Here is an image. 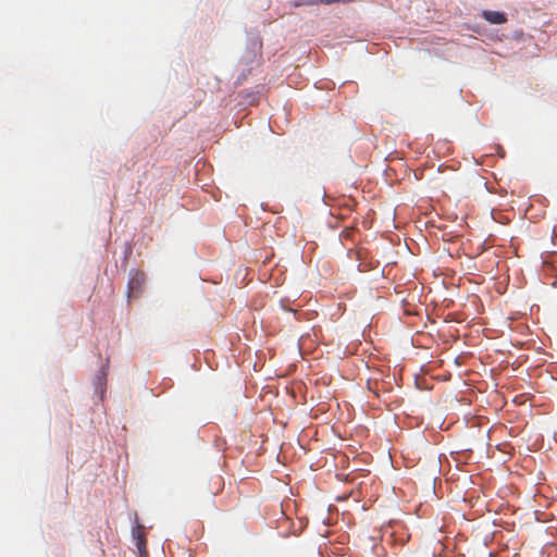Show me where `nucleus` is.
Returning a JSON list of instances; mask_svg holds the SVG:
<instances>
[{
    "mask_svg": "<svg viewBox=\"0 0 557 557\" xmlns=\"http://www.w3.org/2000/svg\"><path fill=\"white\" fill-rule=\"evenodd\" d=\"M133 537L136 542V546L140 553V555H147L146 550V537H145V531L144 527L137 525L133 529Z\"/></svg>",
    "mask_w": 557,
    "mask_h": 557,
    "instance_id": "obj_1",
    "label": "nucleus"
},
{
    "mask_svg": "<svg viewBox=\"0 0 557 557\" xmlns=\"http://www.w3.org/2000/svg\"><path fill=\"white\" fill-rule=\"evenodd\" d=\"M146 276L143 272H135L128 282L129 294H137L144 285Z\"/></svg>",
    "mask_w": 557,
    "mask_h": 557,
    "instance_id": "obj_2",
    "label": "nucleus"
},
{
    "mask_svg": "<svg viewBox=\"0 0 557 557\" xmlns=\"http://www.w3.org/2000/svg\"><path fill=\"white\" fill-rule=\"evenodd\" d=\"M482 16L484 17V20H486L491 24L498 25V24H504L507 22V17H506L505 13L498 12V11L485 10L482 12Z\"/></svg>",
    "mask_w": 557,
    "mask_h": 557,
    "instance_id": "obj_3",
    "label": "nucleus"
}]
</instances>
